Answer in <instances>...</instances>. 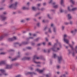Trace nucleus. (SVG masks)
<instances>
[{
    "instance_id": "nucleus-1",
    "label": "nucleus",
    "mask_w": 77,
    "mask_h": 77,
    "mask_svg": "<svg viewBox=\"0 0 77 77\" xmlns=\"http://www.w3.org/2000/svg\"><path fill=\"white\" fill-rule=\"evenodd\" d=\"M17 5H18V3L17 2H15V4H11L10 5L9 7V8H12L14 9H16L17 8Z\"/></svg>"
},
{
    "instance_id": "nucleus-2",
    "label": "nucleus",
    "mask_w": 77,
    "mask_h": 77,
    "mask_svg": "<svg viewBox=\"0 0 77 77\" xmlns=\"http://www.w3.org/2000/svg\"><path fill=\"white\" fill-rule=\"evenodd\" d=\"M17 58H14V59H13L12 60V61H15V60H16L17 59H18V57L20 58L21 57V56L20 55V52H18V53H17Z\"/></svg>"
},
{
    "instance_id": "nucleus-3",
    "label": "nucleus",
    "mask_w": 77,
    "mask_h": 77,
    "mask_svg": "<svg viewBox=\"0 0 77 77\" xmlns=\"http://www.w3.org/2000/svg\"><path fill=\"white\" fill-rule=\"evenodd\" d=\"M57 57L58 60V63H61V62H62V61H64V60H63V59L62 56H58Z\"/></svg>"
},
{
    "instance_id": "nucleus-4",
    "label": "nucleus",
    "mask_w": 77,
    "mask_h": 77,
    "mask_svg": "<svg viewBox=\"0 0 77 77\" xmlns=\"http://www.w3.org/2000/svg\"><path fill=\"white\" fill-rule=\"evenodd\" d=\"M57 46V43L54 44L53 46V47L52 48H51L50 49V50H51V49L52 50V51H53L56 52V51H57L55 49L57 48V47H56Z\"/></svg>"
},
{
    "instance_id": "nucleus-5",
    "label": "nucleus",
    "mask_w": 77,
    "mask_h": 77,
    "mask_svg": "<svg viewBox=\"0 0 77 77\" xmlns=\"http://www.w3.org/2000/svg\"><path fill=\"white\" fill-rule=\"evenodd\" d=\"M26 75H32L34 74V75H37L36 73H35L34 72H28L27 73L25 74Z\"/></svg>"
},
{
    "instance_id": "nucleus-6",
    "label": "nucleus",
    "mask_w": 77,
    "mask_h": 77,
    "mask_svg": "<svg viewBox=\"0 0 77 77\" xmlns=\"http://www.w3.org/2000/svg\"><path fill=\"white\" fill-rule=\"evenodd\" d=\"M12 68H13V64H12L11 65H7L5 69H12Z\"/></svg>"
},
{
    "instance_id": "nucleus-7",
    "label": "nucleus",
    "mask_w": 77,
    "mask_h": 77,
    "mask_svg": "<svg viewBox=\"0 0 77 77\" xmlns=\"http://www.w3.org/2000/svg\"><path fill=\"white\" fill-rule=\"evenodd\" d=\"M69 46L71 48L72 50L74 51V50H75V51L76 52V53H77V46H76L75 48L74 49L72 46V45L69 44Z\"/></svg>"
},
{
    "instance_id": "nucleus-8",
    "label": "nucleus",
    "mask_w": 77,
    "mask_h": 77,
    "mask_svg": "<svg viewBox=\"0 0 77 77\" xmlns=\"http://www.w3.org/2000/svg\"><path fill=\"white\" fill-rule=\"evenodd\" d=\"M17 39V38L15 37H13V38H9L8 39V41L9 42H11V41H14V40H16Z\"/></svg>"
},
{
    "instance_id": "nucleus-9",
    "label": "nucleus",
    "mask_w": 77,
    "mask_h": 77,
    "mask_svg": "<svg viewBox=\"0 0 77 77\" xmlns=\"http://www.w3.org/2000/svg\"><path fill=\"white\" fill-rule=\"evenodd\" d=\"M0 71H1L2 73L4 74L5 75H8V74L6 73V72H5V69H0Z\"/></svg>"
},
{
    "instance_id": "nucleus-10",
    "label": "nucleus",
    "mask_w": 77,
    "mask_h": 77,
    "mask_svg": "<svg viewBox=\"0 0 77 77\" xmlns=\"http://www.w3.org/2000/svg\"><path fill=\"white\" fill-rule=\"evenodd\" d=\"M29 44V42H23L21 44H20L19 45V46H21V45H26L27 44Z\"/></svg>"
},
{
    "instance_id": "nucleus-11",
    "label": "nucleus",
    "mask_w": 77,
    "mask_h": 77,
    "mask_svg": "<svg viewBox=\"0 0 77 77\" xmlns=\"http://www.w3.org/2000/svg\"><path fill=\"white\" fill-rule=\"evenodd\" d=\"M64 38L63 39H64V42H66V44H68V41H69L68 40H67L65 39L66 37V35H64Z\"/></svg>"
},
{
    "instance_id": "nucleus-12",
    "label": "nucleus",
    "mask_w": 77,
    "mask_h": 77,
    "mask_svg": "<svg viewBox=\"0 0 77 77\" xmlns=\"http://www.w3.org/2000/svg\"><path fill=\"white\" fill-rule=\"evenodd\" d=\"M1 18L2 21H4V20H5L7 18V17H5V16L3 15L1 16Z\"/></svg>"
},
{
    "instance_id": "nucleus-13",
    "label": "nucleus",
    "mask_w": 77,
    "mask_h": 77,
    "mask_svg": "<svg viewBox=\"0 0 77 77\" xmlns=\"http://www.w3.org/2000/svg\"><path fill=\"white\" fill-rule=\"evenodd\" d=\"M37 56L36 55H35L34 56V58H33V60L34 61V63H40V62H36L35 61V59H36Z\"/></svg>"
},
{
    "instance_id": "nucleus-14",
    "label": "nucleus",
    "mask_w": 77,
    "mask_h": 77,
    "mask_svg": "<svg viewBox=\"0 0 77 77\" xmlns=\"http://www.w3.org/2000/svg\"><path fill=\"white\" fill-rule=\"evenodd\" d=\"M76 9H77V8H72V10L70 9H69V7H68V11H75Z\"/></svg>"
},
{
    "instance_id": "nucleus-15",
    "label": "nucleus",
    "mask_w": 77,
    "mask_h": 77,
    "mask_svg": "<svg viewBox=\"0 0 77 77\" xmlns=\"http://www.w3.org/2000/svg\"><path fill=\"white\" fill-rule=\"evenodd\" d=\"M30 59V57H24L22 59V60H29Z\"/></svg>"
},
{
    "instance_id": "nucleus-16",
    "label": "nucleus",
    "mask_w": 77,
    "mask_h": 77,
    "mask_svg": "<svg viewBox=\"0 0 77 77\" xmlns=\"http://www.w3.org/2000/svg\"><path fill=\"white\" fill-rule=\"evenodd\" d=\"M8 34L5 33L4 34V36H1V37H0V41H1L2 39H3L4 36H8Z\"/></svg>"
},
{
    "instance_id": "nucleus-17",
    "label": "nucleus",
    "mask_w": 77,
    "mask_h": 77,
    "mask_svg": "<svg viewBox=\"0 0 77 77\" xmlns=\"http://www.w3.org/2000/svg\"><path fill=\"white\" fill-rule=\"evenodd\" d=\"M36 70L37 71H38L39 72V73H42L44 71V69H43L42 70H40L39 69H37Z\"/></svg>"
},
{
    "instance_id": "nucleus-18",
    "label": "nucleus",
    "mask_w": 77,
    "mask_h": 77,
    "mask_svg": "<svg viewBox=\"0 0 77 77\" xmlns=\"http://www.w3.org/2000/svg\"><path fill=\"white\" fill-rule=\"evenodd\" d=\"M63 3H64L63 0H61V3H60V4H61V5H62L63 6H65V5H64Z\"/></svg>"
},
{
    "instance_id": "nucleus-19",
    "label": "nucleus",
    "mask_w": 77,
    "mask_h": 77,
    "mask_svg": "<svg viewBox=\"0 0 77 77\" xmlns=\"http://www.w3.org/2000/svg\"><path fill=\"white\" fill-rule=\"evenodd\" d=\"M3 64H5V62L4 61H1L0 63V65H2Z\"/></svg>"
},
{
    "instance_id": "nucleus-20",
    "label": "nucleus",
    "mask_w": 77,
    "mask_h": 77,
    "mask_svg": "<svg viewBox=\"0 0 77 77\" xmlns=\"http://www.w3.org/2000/svg\"><path fill=\"white\" fill-rule=\"evenodd\" d=\"M68 17L69 20H70V19L71 18V14H68Z\"/></svg>"
},
{
    "instance_id": "nucleus-21",
    "label": "nucleus",
    "mask_w": 77,
    "mask_h": 77,
    "mask_svg": "<svg viewBox=\"0 0 77 77\" xmlns=\"http://www.w3.org/2000/svg\"><path fill=\"white\" fill-rule=\"evenodd\" d=\"M32 9L33 11H36V10H37V8L34 7H32Z\"/></svg>"
},
{
    "instance_id": "nucleus-22",
    "label": "nucleus",
    "mask_w": 77,
    "mask_h": 77,
    "mask_svg": "<svg viewBox=\"0 0 77 77\" xmlns=\"http://www.w3.org/2000/svg\"><path fill=\"white\" fill-rule=\"evenodd\" d=\"M53 31L54 33L56 32V27H53Z\"/></svg>"
},
{
    "instance_id": "nucleus-23",
    "label": "nucleus",
    "mask_w": 77,
    "mask_h": 77,
    "mask_svg": "<svg viewBox=\"0 0 77 77\" xmlns=\"http://www.w3.org/2000/svg\"><path fill=\"white\" fill-rule=\"evenodd\" d=\"M39 40V38H38L34 40V41H36V42H38Z\"/></svg>"
},
{
    "instance_id": "nucleus-24",
    "label": "nucleus",
    "mask_w": 77,
    "mask_h": 77,
    "mask_svg": "<svg viewBox=\"0 0 77 77\" xmlns=\"http://www.w3.org/2000/svg\"><path fill=\"white\" fill-rule=\"evenodd\" d=\"M57 44H59L60 48H62V46L61 44H60V43L58 42L57 41Z\"/></svg>"
},
{
    "instance_id": "nucleus-25",
    "label": "nucleus",
    "mask_w": 77,
    "mask_h": 77,
    "mask_svg": "<svg viewBox=\"0 0 77 77\" xmlns=\"http://www.w3.org/2000/svg\"><path fill=\"white\" fill-rule=\"evenodd\" d=\"M77 29H75V31H71V33H75V32H77Z\"/></svg>"
},
{
    "instance_id": "nucleus-26",
    "label": "nucleus",
    "mask_w": 77,
    "mask_h": 77,
    "mask_svg": "<svg viewBox=\"0 0 77 77\" xmlns=\"http://www.w3.org/2000/svg\"><path fill=\"white\" fill-rule=\"evenodd\" d=\"M23 10H26V9H28V8L25 7H24L22 8Z\"/></svg>"
},
{
    "instance_id": "nucleus-27",
    "label": "nucleus",
    "mask_w": 77,
    "mask_h": 77,
    "mask_svg": "<svg viewBox=\"0 0 77 77\" xmlns=\"http://www.w3.org/2000/svg\"><path fill=\"white\" fill-rule=\"evenodd\" d=\"M26 49H27L28 50H31V49H32V48L29 47H27L26 48Z\"/></svg>"
},
{
    "instance_id": "nucleus-28",
    "label": "nucleus",
    "mask_w": 77,
    "mask_h": 77,
    "mask_svg": "<svg viewBox=\"0 0 77 77\" xmlns=\"http://www.w3.org/2000/svg\"><path fill=\"white\" fill-rule=\"evenodd\" d=\"M54 59H55L56 57H58V56H57V55L56 54H54Z\"/></svg>"
},
{
    "instance_id": "nucleus-29",
    "label": "nucleus",
    "mask_w": 77,
    "mask_h": 77,
    "mask_svg": "<svg viewBox=\"0 0 77 77\" xmlns=\"http://www.w3.org/2000/svg\"><path fill=\"white\" fill-rule=\"evenodd\" d=\"M29 39H33V37H29V38H26V40L29 41Z\"/></svg>"
},
{
    "instance_id": "nucleus-30",
    "label": "nucleus",
    "mask_w": 77,
    "mask_h": 77,
    "mask_svg": "<svg viewBox=\"0 0 77 77\" xmlns=\"http://www.w3.org/2000/svg\"><path fill=\"white\" fill-rule=\"evenodd\" d=\"M20 44L19 43H18V42H16V43H15L14 44V47H16L15 45H19Z\"/></svg>"
},
{
    "instance_id": "nucleus-31",
    "label": "nucleus",
    "mask_w": 77,
    "mask_h": 77,
    "mask_svg": "<svg viewBox=\"0 0 77 77\" xmlns=\"http://www.w3.org/2000/svg\"><path fill=\"white\" fill-rule=\"evenodd\" d=\"M48 18H49V19H51V20H52V19H53V18L50 17L49 14H48Z\"/></svg>"
},
{
    "instance_id": "nucleus-32",
    "label": "nucleus",
    "mask_w": 77,
    "mask_h": 77,
    "mask_svg": "<svg viewBox=\"0 0 77 77\" xmlns=\"http://www.w3.org/2000/svg\"><path fill=\"white\" fill-rule=\"evenodd\" d=\"M70 2L71 3H72V4H74V1L73 0H70Z\"/></svg>"
},
{
    "instance_id": "nucleus-33",
    "label": "nucleus",
    "mask_w": 77,
    "mask_h": 77,
    "mask_svg": "<svg viewBox=\"0 0 77 77\" xmlns=\"http://www.w3.org/2000/svg\"><path fill=\"white\" fill-rule=\"evenodd\" d=\"M40 14V13H38L37 14H35V17H37V16H38V15H39Z\"/></svg>"
},
{
    "instance_id": "nucleus-34",
    "label": "nucleus",
    "mask_w": 77,
    "mask_h": 77,
    "mask_svg": "<svg viewBox=\"0 0 77 77\" xmlns=\"http://www.w3.org/2000/svg\"><path fill=\"white\" fill-rule=\"evenodd\" d=\"M71 69H72V71H74V69H75V67L74 66H73L72 68L71 67Z\"/></svg>"
},
{
    "instance_id": "nucleus-35",
    "label": "nucleus",
    "mask_w": 77,
    "mask_h": 77,
    "mask_svg": "<svg viewBox=\"0 0 77 77\" xmlns=\"http://www.w3.org/2000/svg\"><path fill=\"white\" fill-rule=\"evenodd\" d=\"M60 12H61V13H62V12H64V11L63 10H62L61 8L60 9Z\"/></svg>"
},
{
    "instance_id": "nucleus-36",
    "label": "nucleus",
    "mask_w": 77,
    "mask_h": 77,
    "mask_svg": "<svg viewBox=\"0 0 77 77\" xmlns=\"http://www.w3.org/2000/svg\"><path fill=\"white\" fill-rule=\"evenodd\" d=\"M21 23H24L25 22V20H22L20 21Z\"/></svg>"
},
{
    "instance_id": "nucleus-37",
    "label": "nucleus",
    "mask_w": 77,
    "mask_h": 77,
    "mask_svg": "<svg viewBox=\"0 0 77 77\" xmlns=\"http://www.w3.org/2000/svg\"><path fill=\"white\" fill-rule=\"evenodd\" d=\"M37 26L38 27H39V26H40V24L39 23H38L37 24Z\"/></svg>"
},
{
    "instance_id": "nucleus-38",
    "label": "nucleus",
    "mask_w": 77,
    "mask_h": 77,
    "mask_svg": "<svg viewBox=\"0 0 77 77\" xmlns=\"http://www.w3.org/2000/svg\"><path fill=\"white\" fill-rule=\"evenodd\" d=\"M57 69H59V68H60V66H57Z\"/></svg>"
},
{
    "instance_id": "nucleus-39",
    "label": "nucleus",
    "mask_w": 77,
    "mask_h": 77,
    "mask_svg": "<svg viewBox=\"0 0 77 77\" xmlns=\"http://www.w3.org/2000/svg\"><path fill=\"white\" fill-rule=\"evenodd\" d=\"M14 65L15 66H18V65H19L20 64L18 63H15Z\"/></svg>"
},
{
    "instance_id": "nucleus-40",
    "label": "nucleus",
    "mask_w": 77,
    "mask_h": 77,
    "mask_svg": "<svg viewBox=\"0 0 77 77\" xmlns=\"http://www.w3.org/2000/svg\"><path fill=\"white\" fill-rule=\"evenodd\" d=\"M47 26H46L45 28H44V30L45 31V30H47Z\"/></svg>"
},
{
    "instance_id": "nucleus-41",
    "label": "nucleus",
    "mask_w": 77,
    "mask_h": 77,
    "mask_svg": "<svg viewBox=\"0 0 77 77\" xmlns=\"http://www.w3.org/2000/svg\"><path fill=\"white\" fill-rule=\"evenodd\" d=\"M68 51H69V54H71V51H70V50L68 49Z\"/></svg>"
},
{
    "instance_id": "nucleus-42",
    "label": "nucleus",
    "mask_w": 77,
    "mask_h": 77,
    "mask_svg": "<svg viewBox=\"0 0 77 77\" xmlns=\"http://www.w3.org/2000/svg\"><path fill=\"white\" fill-rule=\"evenodd\" d=\"M64 24H65V25H68L69 24V23H68L67 22H64Z\"/></svg>"
},
{
    "instance_id": "nucleus-43",
    "label": "nucleus",
    "mask_w": 77,
    "mask_h": 77,
    "mask_svg": "<svg viewBox=\"0 0 77 77\" xmlns=\"http://www.w3.org/2000/svg\"><path fill=\"white\" fill-rule=\"evenodd\" d=\"M45 9L44 8H42L41 9V10L42 11H44V10H45Z\"/></svg>"
},
{
    "instance_id": "nucleus-44",
    "label": "nucleus",
    "mask_w": 77,
    "mask_h": 77,
    "mask_svg": "<svg viewBox=\"0 0 77 77\" xmlns=\"http://www.w3.org/2000/svg\"><path fill=\"white\" fill-rule=\"evenodd\" d=\"M58 7V5H56L54 7V8H57Z\"/></svg>"
},
{
    "instance_id": "nucleus-45",
    "label": "nucleus",
    "mask_w": 77,
    "mask_h": 77,
    "mask_svg": "<svg viewBox=\"0 0 77 77\" xmlns=\"http://www.w3.org/2000/svg\"><path fill=\"white\" fill-rule=\"evenodd\" d=\"M42 43H39L38 44H37V46H40V45H42Z\"/></svg>"
},
{
    "instance_id": "nucleus-46",
    "label": "nucleus",
    "mask_w": 77,
    "mask_h": 77,
    "mask_svg": "<svg viewBox=\"0 0 77 77\" xmlns=\"http://www.w3.org/2000/svg\"><path fill=\"white\" fill-rule=\"evenodd\" d=\"M21 77V76L20 75H18L15 76V77Z\"/></svg>"
},
{
    "instance_id": "nucleus-47",
    "label": "nucleus",
    "mask_w": 77,
    "mask_h": 77,
    "mask_svg": "<svg viewBox=\"0 0 77 77\" xmlns=\"http://www.w3.org/2000/svg\"><path fill=\"white\" fill-rule=\"evenodd\" d=\"M51 26L52 27H54V25L52 23L51 24Z\"/></svg>"
},
{
    "instance_id": "nucleus-48",
    "label": "nucleus",
    "mask_w": 77,
    "mask_h": 77,
    "mask_svg": "<svg viewBox=\"0 0 77 77\" xmlns=\"http://www.w3.org/2000/svg\"><path fill=\"white\" fill-rule=\"evenodd\" d=\"M31 45H32L33 46H34L35 45V43H32Z\"/></svg>"
},
{
    "instance_id": "nucleus-49",
    "label": "nucleus",
    "mask_w": 77,
    "mask_h": 77,
    "mask_svg": "<svg viewBox=\"0 0 77 77\" xmlns=\"http://www.w3.org/2000/svg\"><path fill=\"white\" fill-rule=\"evenodd\" d=\"M72 56H75V54L74 53V51H73Z\"/></svg>"
},
{
    "instance_id": "nucleus-50",
    "label": "nucleus",
    "mask_w": 77,
    "mask_h": 77,
    "mask_svg": "<svg viewBox=\"0 0 77 77\" xmlns=\"http://www.w3.org/2000/svg\"><path fill=\"white\" fill-rule=\"evenodd\" d=\"M48 32L51 33V29H49Z\"/></svg>"
},
{
    "instance_id": "nucleus-51",
    "label": "nucleus",
    "mask_w": 77,
    "mask_h": 77,
    "mask_svg": "<svg viewBox=\"0 0 77 77\" xmlns=\"http://www.w3.org/2000/svg\"><path fill=\"white\" fill-rule=\"evenodd\" d=\"M64 28H65V26H62V30H64Z\"/></svg>"
},
{
    "instance_id": "nucleus-52",
    "label": "nucleus",
    "mask_w": 77,
    "mask_h": 77,
    "mask_svg": "<svg viewBox=\"0 0 77 77\" xmlns=\"http://www.w3.org/2000/svg\"><path fill=\"white\" fill-rule=\"evenodd\" d=\"M48 45H51V42H49L48 43Z\"/></svg>"
},
{
    "instance_id": "nucleus-53",
    "label": "nucleus",
    "mask_w": 77,
    "mask_h": 77,
    "mask_svg": "<svg viewBox=\"0 0 77 77\" xmlns=\"http://www.w3.org/2000/svg\"><path fill=\"white\" fill-rule=\"evenodd\" d=\"M45 5H46V3L45 2V3H43V6H45Z\"/></svg>"
},
{
    "instance_id": "nucleus-54",
    "label": "nucleus",
    "mask_w": 77,
    "mask_h": 77,
    "mask_svg": "<svg viewBox=\"0 0 77 77\" xmlns=\"http://www.w3.org/2000/svg\"><path fill=\"white\" fill-rule=\"evenodd\" d=\"M30 69H31V70H33V68H32V67H31L30 68Z\"/></svg>"
},
{
    "instance_id": "nucleus-55",
    "label": "nucleus",
    "mask_w": 77,
    "mask_h": 77,
    "mask_svg": "<svg viewBox=\"0 0 77 77\" xmlns=\"http://www.w3.org/2000/svg\"><path fill=\"white\" fill-rule=\"evenodd\" d=\"M26 20L27 21H29L30 20V18H27V19H26Z\"/></svg>"
},
{
    "instance_id": "nucleus-56",
    "label": "nucleus",
    "mask_w": 77,
    "mask_h": 77,
    "mask_svg": "<svg viewBox=\"0 0 77 77\" xmlns=\"http://www.w3.org/2000/svg\"><path fill=\"white\" fill-rule=\"evenodd\" d=\"M65 73H66V75H68V72H66Z\"/></svg>"
},
{
    "instance_id": "nucleus-57",
    "label": "nucleus",
    "mask_w": 77,
    "mask_h": 77,
    "mask_svg": "<svg viewBox=\"0 0 77 77\" xmlns=\"http://www.w3.org/2000/svg\"><path fill=\"white\" fill-rule=\"evenodd\" d=\"M51 11H52L53 12H54L55 10H51Z\"/></svg>"
},
{
    "instance_id": "nucleus-58",
    "label": "nucleus",
    "mask_w": 77,
    "mask_h": 77,
    "mask_svg": "<svg viewBox=\"0 0 77 77\" xmlns=\"http://www.w3.org/2000/svg\"><path fill=\"white\" fill-rule=\"evenodd\" d=\"M41 4H38L37 5H38V6H41Z\"/></svg>"
},
{
    "instance_id": "nucleus-59",
    "label": "nucleus",
    "mask_w": 77,
    "mask_h": 77,
    "mask_svg": "<svg viewBox=\"0 0 77 77\" xmlns=\"http://www.w3.org/2000/svg\"><path fill=\"white\" fill-rule=\"evenodd\" d=\"M42 60H45V58H44V57L42 58Z\"/></svg>"
},
{
    "instance_id": "nucleus-60",
    "label": "nucleus",
    "mask_w": 77,
    "mask_h": 77,
    "mask_svg": "<svg viewBox=\"0 0 77 77\" xmlns=\"http://www.w3.org/2000/svg\"><path fill=\"white\" fill-rule=\"evenodd\" d=\"M7 14V13L6 12H4L3 13V14H4V15H6V14Z\"/></svg>"
},
{
    "instance_id": "nucleus-61",
    "label": "nucleus",
    "mask_w": 77,
    "mask_h": 77,
    "mask_svg": "<svg viewBox=\"0 0 77 77\" xmlns=\"http://www.w3.org/2000/svg\"><path fill=\"white\" fill-rule=\"evenodd\" d=\"M46 77H50V76H49V75L47 74L46 75Z\"/></svg>"
},
{
    "instance_id": "nucleus-62",
    "label": "nucleus",
    "mask_w": 77,
    "mask_h": 77,
    "mask_svg": "<svg viewBox=\"0 0 77 77\" xmlns=\"http://www.w3.org/2000/svg\"><path fill=\"white\" fill-rule=\"evenodd\" d=\"M48 32H45V35H47L48 34Z\"/></svg>"
},
{
    "instance_id": "nucleus-63",
    "label": "nucleus",
    "mask_w": 77,
    "mask_h": 77,
    "mask_svg": "<svg viewBox=\"0 0 77 77\" xmlns=\"http://www.w3.org/2000/svg\"><path fill=\"white\" fill-rule=\"evenodd\" d=\"M57 74H60V72H57Z\"/></svg>"
},
{
    "instance_id": "nucleus-64",
    "label": "nucleus",
    "mask_w": 77,
    "mask_h": 77,
    "mask_svg": "<svg viewBox=\"0 0 77 77\" xmlns=\"http://www.w3.org/2000/svg\"><path fill=\"white\" fill-rule=\"evenodd\" d=\"M3 9V8H0V11H1V10H2Z\"/></svg>"
}]
</instances>
